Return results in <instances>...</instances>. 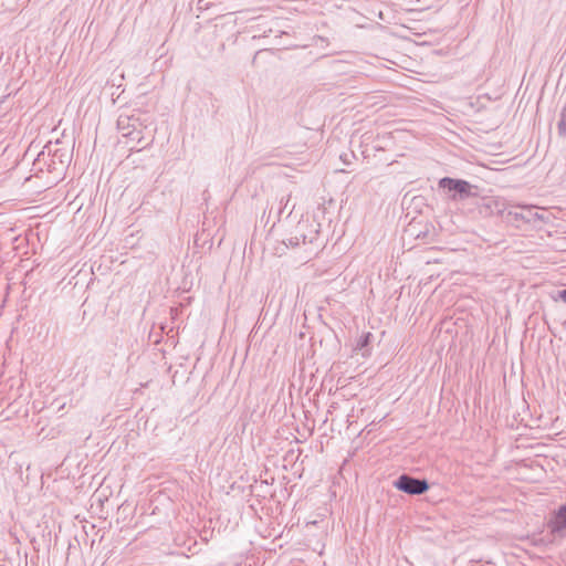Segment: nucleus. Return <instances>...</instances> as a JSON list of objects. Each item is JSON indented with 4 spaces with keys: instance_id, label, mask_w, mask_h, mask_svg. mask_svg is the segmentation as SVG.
Listing matches in <instances>:
<instances>
[{
    "instance_id": "1",
    "label": "nucleus",
    "mask_w": 566,
    "mask_h": 566,
    "mask_svg": "<svg viewBox=\"0 0 566 566\" xmlns=\"http://www.w3.org/2000/svg\"><path fill=\"white\" fill-rule=\"evenodd\" d=\"M71 161V154L67 149L45 146L33 161L32 170L39 177H46V185H56L65 175Z\"/></svg>"
},
{
    "instance_id": "2",
    "label": "nucleus",
    "mask_w": 566,
    "mask_h": 566,
    "mask_svg": "<svg viewBox=\"0 0 566 566\" xmlns=\"http://www.w3.org/2000/svg\"><path fill=\"white\" fill-rule=\"evenodd\" d=\"M117 129L123 137L129 138L132 142H136L137 145L140 146L138 150L145 148L148 145V143H143L144 125L138 116L120 114L117 119Z\"/></svg>"
},
{
    "instance_id": "3",
    "label": "nucleus",
    "mask_w": 566,
    "mask_h": 566,
    "mask_svg": "<svg viewBox=\"0 0 566 566\" xmlns=\"http://www.w3.org/2000/svg\"><path fill=\"white\" fill-rule=\"evenodd\" d=\"M439 187L452 192L450 199L454 201H462L479 195V187L463 179L444 177L440 179Z\"/></svg>"
},
{
    "instance_id": "4",
    "label": "nucleus",
    "mask_w": 566,
    "mask_h": 566,
    "mask_svg": "<svg viewBox=\"0 0 566 566\" xmlns=\"http://www.w3.org/2000/svg\"><path fill=\"white\" fill-rule=\"evenodd\" d=\"M394 485L398 490L411 495L422 494L429 489V484L426 480L416 479L407 474L400 475L394 482Z\"/></svg>"
},
{
    "instance_id": "5",
    "label": "nucleus",
    "mask_w": 566,
    "mask_h": 566,
    "mask_svg": "<svg viewBox=\"0 0 566 566\" xmlns=\"http://www.w3.org/2000/svg\"><path fill=\"white\" fill-rule=\"evenodd\" d=\"M512 208H520L521 211H516L510 209L507 211V217H510L513 222H524V223H534L536 221H544L545 218L543 214L538 213L535 210L534 206H512Z\"/></svg>"
},
{
    "instance_id": "6",
    "label": "nucleus",
    "mask_w": 566,
    "mask_h": 566,
    "mask_svg": "<svg viewBox=\"0 0 566 566\" xmlns=\"http://www.w3.org/2000/svg\"><path fill=\"white\" fill-rule=\"evenodd\" d=\"M553 533H560L566 528V504L560 506L553 521L549 523Z\"/></svg>"
},
{
    "instance_id": "7",
    "label": "nucleus",
    "mask_w": 566,
    "mask_h": 566,
    "mask_svg": "<svg viewBox=\"0 0 566 566\" xmlns=\"http://www.w3.org/2000/svg\"><path fill=\"white\" fill-rule=\"evenodd\" d=\"M485 207L490 209L492 212H496L499 214H504L505 212L510 210L507 208V205L499 199V198H491L485 202Z\"/></svg>"
},
{
    "instance_id": "8",
    "label": "nucleus",
    "mask_w": 566,
    "mask_h": 566,
    "mask_svg": "<svg viewBox=\"0 0 566 566\" xmlns=\"http://www.w3.org/2000/svg\"><path fill=\"white\" fill-rule=\"evenodd\" d=\"M559 136H566V105L560 112V118L557 125Z\"/></svg>"
},
{
    "instance_id": "9",
    "label": "nucleus",
    "mask_w": 566,
    "mask_h": 566,
    "mask_svg": "<svg viewBox=\"0 0 566 566\" xmlns=\"http://www.w3.org/2000/svg\"><path fill=\"white\" fill-rule=\"evenodd\" d=\"M369 336L370 334H366L364 336H361L356 345V348L355 349H361L364 348L365 346H367L368 342H369Z\"/></svg>"
},
{
    "instance_id": "10",
    "label": "nucleus",
    "mask_w": 566,
    "mask_h": 566,
    "mask_svg": "<svg viewBox=\"0 0 566 566\" xmlns=\"http://www.w3.org/2000/svg\"><path fill=\"white\" fill-rule=\"evenodd\" d=\"M558 297L559 300H562L564 303H566V290H562L558 292Z\"/></svg>"
},
{
    "instance_id": "11",
    "label": "nucleus",
    "mask_w": 566,
    "mask_h": 566,
    "mask_svg": "<svg viewBox=\"0 0 566 566\" xmlns=\"http://www.w3.org/2000/svg\"><path fill=\"white\" fill-rule=\"evenodd\" d=\"M289 244L290 245H298L300 244L298 238L295 237V238L289 239Z\"/></svg>"
}]
</instances>
